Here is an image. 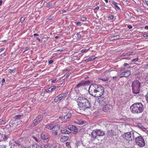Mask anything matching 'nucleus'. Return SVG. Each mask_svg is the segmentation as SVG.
<instances>
[{
	"mask_svg": "<svg viewBox=\"0 0 148 148\" xmlns=\"http://www.w3.org/2000/svg\"><path fill=\"white\" fill-rule=\"evenodd\" d=\"M109 18L111 19H112L114 18V16L112 15H110L109 16Z\"/></svg>",
	"mask_w": 148,
	"mask_h": 148,
	"instance_id": "45",
	"label": "nucleus"
},
{
	"mask_svg": "<svg viewBox=\"0 0 148 148\" xmlns=\"http://www.w3.org/2000/svg\"><path fill=\"white\" fill-rule=\"evenodd\" d=\"M96 58H94L93 57H91L88 59L85 60V61L86 62H88L90 61H92L95 59Z\"/></svg>",
	"mask_w": 148,
	"mask_h": 148,
	"instance_id": "24",
	"label": "nucleus"
},
{
	"mask_svg": "<svg viewBox=\"0 0 148 148\" xmlns=\"http://www.w3.org/2000/svg\"><path fill=\"white\" fill-rule=\"evenodd\" d=\"M99 6H97L96 7H95V9L96 10H98L99 9Z\"/></svg>",
	"mask_w": 148,
	"mask_h": 148,
	"instance_id": "61",
	"label": "nucleus"
},
{
	"mask_svg": "<svg viewBox=\"0 0 148 148\" xmlns=\"http://www.w3.org/2000/svg\"><path fill=\"white\" fill-rule=\"evenodd\" d=\"M132 53H133L132 52L127 53H123V56H128L132 54Z\"/></svg>",
	"mask_w": 148,
	"mask_h": 148,
	"instance_id": "32",
	"label": "nucleus"
},
{
	"mask_svg": "<svg viewBox=\"0 0 148 148\" xmlns=\"http://www.w3.org/2000/svg\"><path fill=\"white\" fill-rule=\"evenodd\" d=\"M62 117H62L61 116H59V118L60 119H62V121L64 122V119H63V118Z\"/></svg>",
	"mask_w": 148,
	"mask_h": 148,
	"instance_id": "55",
	"label": "nucleus"
},
{
	"mask_svg": "<svg viewBox=\"0 0 148 148\" xmlns=\"http://www.w3.org/2000/svg\"><path fill=\"white\" fill-rule=\"evenodd\" d=\"M79 33H78L76 35L78 38H81V36L80 34H79Z\"/></svg>",
	"mask_w": 148,
	"mask_h": 148,
	"instance_id": "46",
	"label": "nucleus"
},
{
	"mask_svg": "<svg viewBox=\"0 0 148 148\" xmlns=\"http://www.w3.org/2000/svg\"><path fill=\"white\" fill-rule=\"evenodd\" d=\"M124 77V75H122V73L121 74L120 76V78H122V77Z\"/></svg>",
	"mask_w": 148,
	"mask_h": 148,
	"instance_id": "58",
	"label": "nucleus"
},
{
	"mask_svg": "<svg viewBox=\"0 0 148 148\" xmlns=\"http://www.w3.org/2000/svg\"><path fill=\"white\" fill-rule=\"evenodd\" d=\"M67 94L66 93H63L59 95L55 98L54 100V101L56 102L58 101H61L63 98L66 97Z\"/></svg>",
	"mask_w": 148,
	"mask_h": 148,
	"instance_id": "8",
	"label": "nucleus"
},
{
	"mask_svg": "<svg viewBox=\"0 0 148 148\" xmlns=\"http://www.w3.org/2000/svg\"><path fill=\"white\" fill-rule=\"evenodd\" d=\"M8 71L10 73H14L15 72L14 71L13 69H8Z\"/></svg>",
	"mask_w": 148,
	"mask_h": 148,
	"instance_id": "36",
	"label": "nucleus"
},
{
	"mask_svg": "<svg viewBox=\"0 0 148 148\" xmlns=\"http://www.w3.org/2000/svg\"><path fill=\"white\" fill-rule=\"evenodd\" d=\"M37 39L39 40V41H42V39H39V38H37Z\"/></svg>",
	"mask_w": 148,
	"mask_h": 148,
	"instance_id": "62",
	"label": "nucleus"
},
{
	"mask_svg": "<svg viewBox=\"0 0 148 148\" xmlns=\"http://www.w3.org/2000/svg\"><path fill=\"white\" fill-rule=\"evenodd\" d=\"M5 49L4 48H2L1 49H0V52H1L3 51Z\"/></svg>",
	"mask_w": 148,
	"mask_h": 148,
	"instance_id": "54",
	"label": "nucleus"
},
{
	"mask_svg": "<svg viewBox=\"0 0 148 148\" xmlns=\"http://www.w3.org/2000/svg\"><path fill=\"white\" fill-rule=\"evenodd\" d=\"M130 109L132 113L138 114L143 112L144 108L143 105L141 103L138 102L132 105Z\"/></svg>",
	"mask_w": 148,
	"mask_h": 148,
	"instance_id": "3",
	"label": "nucleus"
},
{
	"mask_svg": "<svg viewBox=\"0 0 148 148\" xmlns=\"http://www.w3.org/2000/svg\"><path fill=\"white\" fill-rule=\"evenodd\" d=\"M33 138L37 142H39V140L37 139V138L36 137L34 136H33Z\"/></svg>",
	"mask_w": 148,
	"mask_h": 148,
	"instance_id": "43",
	"label": "nucleus"
},
{
	"mask_svg": "<svg viewBox=\"0 0 148 148\" xmlns=\"http://www.w3.org/2000/svg\"><path fill=\"white\" fill-rule=\"evenodd\" d=\"M40 122L36 119L34 120L33 121V124L34 126H36Z\"/></svg>",
	"mask_w": 148,
	"mask_h": 148,
	"instance_id": "26",
	"label": "nucleus"
},
{
	"mask_svg": "<svg viewBox=\"0 0 148 148\" xmlns=\"http://www.w3.org/2000/svg\"><path fill=\"white\" fill-rule=\"evenodd\" d=\"M40 138L44 140V142L47 143L49 140V135L45 132H42L40 135Z\"/></svg>",
	"mask_w": 148,
	"mask_h": 148,
	"instance_id": "7",
	"label": "nucleus"
},
{
	"mask_svg": "<svg viewBox=\"0 0 148 148\" xmlns=\"http://www.w3.org/2000/svg\"><path fill=\"white\" fill-rule=\"evenodd\" d=\"M104 88L100 85L92 84L90 85L88 89L89 94L96 97H101L104 92Z\"/></svg>",
	"mask_w": 148,
	"mask_h": 148,
	"instance_id": "2",
	"label": "nucleus"
},
{
	"mask_svg": "<svg viewBox=\"0 0 148 148\" xmlns=\"http://www.w3.org/2000/svg\"><path fill=\"white\" fill-rule=\"evenodd\" d=\"M77 101L78 108L81 112L86 111L91 107L92 103L87 97L84 95L79 96Z\"/></svg>",
	"mask_w": 148,
	"mask_h": 148,
	"instance_id": "1",
	"label": "nucleus"
},
{
	"mask_svg": "<svg viewBox=\"0 0 148 148\" xmlns=\"http://www.w3.org/2000/svg\"><path fill=\"white\" fill-rule=\"evenodd\" d=\"M68 129L70 131L73 130L74 131V133L76 134L77 132L78 129L77 127L73 125H69L68 127Z\"/></svg>",
	"mask_w": 148,
	"mask_h": 148,
	"instance_id": "11",
	"label": "nucleus"
},
{
	"mask_svg": "<svg viewBox=\"0 0 148 148\" xmlns=\"http://www.w3.org/2000/svg\"><path fill=\"white\" fill-rule=\"evenodd\" d=\"M29 49V48L28 47H26L25 49V50L23 51V53H24V52L25 51H27Z\"/></svg>",
	"mask_w": 148,
	"mask_h": 148,
	"instance_id": "51",
	"label": "nucleus"
},
{
	"mask_svg": "<svg viewBox=\"0 0 148 148\" xmlns=\"http://www.w3.org/2000/svg\"><path fill=\"white\" fill-rule=\"evenodd\" d=\"M123 137L128 141H132L134 139V135L133 132L125 133L122 135Z\"/></svg>",
	"mask_w": 148,
	"mask_h": 148,
	"instance_id": "5",
	"label": "nucleus"
},
{
	"mask_svg": "<svg viewBox=\"0 0 148 148\" xmlns=\"http://www.w3.org/2000/svg\"><path fill=\"white\" fill-rule=\"evenodd\" d=\"M58 132L56 131H55L53 132V134L54 136H56L57 135Z\"/></svg>",
	"mask_w": 148,
	"mask_h": 148,
	"instance_id": "40",
	"label": "nucleus"
},
{
	"mask_svg": "<svg viewBox=\"0 0 148 148\" xmlns=\"http://www.w3.org/2000/svg\"><path fill=\"white\" fill-rule=\"evenodd\" d=\"M128 64L127 63H125L123 64V66H126L127 65H128Z\"/></svg>",
	"mask_w": 148,
	"mask_h": 148,
	"instance_id": "59",
	"label": "nucleus"
},
{
	"mask_svg": "<svg viewBox=\"0 0 148 148\" xmlns=\"http://www.w3.org/2000/svg\"><path fill=\"white\" fill-rule=\"evenodd\" d=\"M86 18L85 17H82L81 18V20L83 21H86Z\"/></svg>",
	"mask_w": 148,
	"mask_h": 148,
	"instance_id": "42",
	"label": "nucleus"
},
{
	"mask_svg": "<svg viewBox=\"0 0 148 148\" xmlns=\"http://www.w3.org/2000/svg\"><path fill=\"white\" fill-rule=\"evenodd\" d=\"M127 27L130 29H131L132 28V26L131 25H128L127 26Z\"/></svg>",
	"mask_w": 148,
	"mask_h": 148,
	"instance_id": "52",
	"label": "nucleus"
},
{
	"mask_svg": "<svg viewBox=\"0 0 148 148\" xmlns=\"http://www.w3.org/2000/svg\"><path fill=\"white\" fill-rule=\"evenodd\" d=\"M96 130H93L91 134V136L94 138H96L97 136H98Z\"/></svg>",
	"mask_w": 148,
	"mask_h": 148,
	"instance_id": "15",
	"label": "nucleus"
},
{
	"mask_svg": "<svg viewBox=\"0 0 148 148\" xmlns=\"http://www.w3.org/2000/svg\"><path fill=\"white\" fill-rule=\"evenodd\" d=\"M69 138V137L67 136H63L60 139L62 141H65L68 140Z\"/></svg>",
	"mask_w": 148,
	"mask_h": 148,
	"instance_id": "23",
	"label": "nucleus"
},
{
	"mask_svg": "<svg viewBox=\"0 0 148 148\" xmlns=\"http://www.w3.org/2000/svg\"><path fill=\"white\" fill-rule=\"evenodd\" d=\"M88 49H84L82 50L81 51V52L82 53H84L85 52H88Z\"/></svg>",
	"mask_w": 148,
	"mask_h": 148,
	"instance_id": "38",
	"label": "nucleus"
},
{
	"mask_svg": "<svg viewBox=\"0 0 148 148\" xmlns=\"http://www.w3.org/2000/svg\"><path fill=\"white\" fill-rule=\"evenodd\" d=\"M53 62V60H50L49 61V64H52Z\"/></svg>",
	"mask_w": 148,
	"mask_h": 148,
	"instance_id": "53",
	"label": "nucleus"
},
{
	"mask_svg": "<svg viewBox=\"0 0 148 148\" xmlns=\"http://www.w3.org/2000/svg\"><path fill=\"white\" fill-rule=\"evenodd\" d=\"M81 23V22H78L77 23L76 25H80V24Z\"/></svg>",
	"mask_w": 148,
	"mask_h": 148,
	"instance_id": "60",
	"label": "nucleus"
},
{
	"mask_svg": "<svg viewBox=\"0 0 148 148\" xmlns=\"http://www.w3.org/2000/svg\"><path fill=\"white\" fill-rule=\"evenodd\" d=\"M42 118L43 116L42 115H39L36 117V119L40 122L42 119Z\"/></svg>",
	"mask_w": 148,
	"mask_h": 148,
	"instance_id": "21",
	"label": "nucleus"
},
{
	"mask_svg": "<svg viewBox=\"0 0 148 148\" xmlns=\"http://www.w3.org/2000/svg\"><path fill=\"white\" fill-rule=\"evenodd\" d=\"M135 142L136 144L141 147H144L145 145L144 140L141 136H139L136 138Z\"/></svg>",
	"mask_w": 148,
	"mask_h": 148,
	"instance_id": "6",
	"label": "nucleus"
},
{
	"mask_svg": "<svg viewBox=\"0 0 148 148\" xmlns=\"http://www.w3.org/2000/svg\"><path fill=\"white\" fill-rule=\"evenodd\" d=\"M138 58H135L134 59H133L132 61V62H137L138 60Z\"/></svg>",
	"mask_w": 148,
	"mask_h": 148,
	"instance_id": "41",
	"label": "nucleus"
},
{
	"mask_svg": "<svg viewBox=\"0 0 148 148\" xmlns=\"http://www.w3.org/2000/svg\"><path fill=\"white\" fill-rule=\"evenodd\" d=\"M113 79L114 80H116L117 79V77L116 76H114L113 77Z\"/></svg>",
	"mask_w": 148,
	"mask_h": 148,
	"instance_id": "56",
	"label": "nucleus"
},
{
	"mask_svg": "<svg viewBox=\"0 0 148 148\" xmlns=\"http://www.w3.org/2000/svg\"><path fill=\"white\" fill-rule=\"evenodd\" d=\"M71 74V72H70V73H68L66 75V77H65V78H67L69 77V75Z\"/></svg>",
	"mask_w": 148,
	"mask_h": 148,
	"instance_id": "44",
	"label": "nucleus"
},
{
	"mask_svg": "<svg viewBox=\"0 0 148 148\" xmlns=\"http://www.w3.org/2000/svg\"><path fill=\"white\" fill-rule=\"evenodd\" d=\"M22 115H15L13 117V119L15 120L20 119Z\"/></svg>",
	"mask_w": 148,
	"mask_h": 148,
	"instance_id": "25",
	"label": "nucleus"
},
{
	"mask_svg": "<svg viewBox=\"0 0 148 148\" xmlns=\"http://www.w3.org/2000/svg\"><path fill=\"white\" fill-rule=\"evenodd\" d=\"M6 146L5 145H2L0 146V148H6Z\"/></svg>",
	"mask_w": 148,
	"mask_h": 148,
	"instance_id": "49",
	"label": "nucleus"
},
{
	"mask_svg": "<svg viewBox=\"0 0 148 148\" xmlns=\"http://www.w3.org/2000/svg\"><path fill=\"white\" fill-rule=\"evenodd\" d=\"M131 74V72L130 71H127L122 73V75H123L125 77H129Z\"/></svg>",
	"mask_w": 148,
	"mask_h": 148,
	"instance_id": "14",
	"label": "nucleus"
},
{
	"mask_svg": "<svg viewBox=\"0 0 148 148\" xmlns=\"http://www.w3.org/2000/svg\"><path fill=\"white\" fill-rule=\"evenodd\" d=\"M25 18L24 17H22L20 19V21L22 23H23L24 21L25 20Z\"/></svg>",
	"mask_w": 148,
	"mask_h": 148,
	"instance_id": "37",
	"label": "nucleus"
},
{
	"mask_svg": "<svg viewBox=\"0 0 148 148\" xmlns=\"http://www.w3.org/2000/svg\"><path fill=\"white\" fill-rule=\"evenodd\" d=\"M113 135V133L111 132L110 131H108L107 133V136L112 137Z\"/></svg>",
	"mask_w": 148,
	"mask_h": 148,
	"instance_id": "28",
	"label": "nucleus"
},
{
	"mask_svg": "<svg viewBox=\"0 0 148 148\" xmlns=\"http://www.w3.org/2000/svg\"><path fill=\"white\" fill-rule=\"evenodd\" d=\"M52 3L50 2H49L47 3V5H46V6L47 8H49L50 7L51 5H52Z\"/></svg>",
	"mask_w": 148,
	"mask_h": 148,
	"instance_id": "35",
	"label": "nucleus"
},
{
	"mask_svg": "<svg viewBox=\"0 0 148 148\" xmlns=\"http://www.w3.org/2000/svg\"><path fill=\"white\" fill-rule=\"evenodd\" d=\"M145 97L146 98V101L148 103V92L147 93L146 95H145Z\"/></svg>",
	"mask_w": 148,
	"mask_h": 148,
	"instance_id": "48",
	"label": "nucleus"
},
{
	"mask_svg": "<svg viewBox=\"0 0 148 148\" xmlns=\"http://www.w3.org/2000/svg\"><path fill=\"white\" fill-rule=\"evenodd\" d=\"M2 84L3 85L4 83L5 82V80L3 78L2 80Z\"/></svg>",
	"mask_w": 148,
	"mask_h": 148,
	"instance_id": "50",
	"label": "nucleus"
},
{
	"mask_svg": "<svg viewBox=\"0 0 148 148\" xmlns=\"http://www.w3.org/2000/svg\"><path fill=\"white\" fill-rule=\"evenodd\" d=\"M60 127V125L58 124L53 125V130L54 131H57Z\"/></svg>",
	"mask_w": 148,
	"mask_h": 148,
	"instance_id": "20",
	"label": "nucleus"
},
{
	"mask_svg": "<svg viewBox=\"0 0 148 148\" xmlns=\"http://www.w3.org/2000/svg\"><path fill=\"white\" fill-rule=\"evenodd\" d=\"M57 80V79L56 78H54L53 79H51V82L52 83L54 82L56 80Z\"/></svg>",
	"mask_w": 148,
	"mask_h": 148,
	"instance_id": "47",
	"label": "nucleus"
},
{
	"mask_svg": "<svg viewBox=\"0 0 148 148\" xmlns=\"http://www.w3.org/2000/svg\"><path fill=\"white\" fill-rule=\"evenodd\" d=\"M45 90V91H46V92H51L52 91L51 90V88L50 87L49 88L46 89Z\"/></svg>",
	"mask_w": 148,
	"mask_h": 148,
	"instance_id": "33",
	"label": "nucleus"
},
{
	"mask_svg": "<svg viewBox=\"0 0 148 148\" xmlns=\"http://www.w3.org/2000/svg\"><path fill=\"white\" fill-rule=\"evenodd\" d=\"M61 132L62 133L64 134H69L71 133L70 132H69L68 130H61Z\"/></svg>",
	"mask_w": 148,
	"mask_h": 148,
	"instance_id": "19",
	"label": "nucleus"
},
{
	"mask_svg": "<svg viewBox=\"0 0 148 148\" xmlns=\"http://www.w3.org/2000/svg\"><path fill=\"white\" fill-rule=\"evenodd\" d=\"M137 126L140 128L141 129H145V127L142 125L141 123H139L137 124Z\"/></svg>",
	"mask_w": 148,
	"mask_h": 148,
	"instance_id": "31",
	"label": "nucleus"
},
{
	"mask_svg": "<svg viewBox=\"0 0 148 148\" xmlns=\"http://www.w3.org/2000/svg\"><path fill=\"white\" fill-rule=\"evenodd\" d=\"M84 84L83 82H80L76 85V88H79L82 86H84Z\"/></svg>",
	"mask_w": 148,
	"mask_h": 148,
	"instance_id": "22",
	"label": "nucleus"
},
{
	"mask_svg": "<svg viewBox=\"0 0 148 148\" xmlns=\"http://www.w3.org/2000/svg\"><path fill=\"white\" fill-rule=\"evenodd\" d=\"M100 80H101L104 81V82H106L108 80V78L106 79H103V78H101L100 79Z\"/></svg>",
	"mask_w": 148,
	"mask_h": 148,
	"instance_id": "39",
	"label": "nucleus"
},
{
	"mask_svg": "<svg viewBox=\"0 0 148 148\" xmlns=\"http://www.w3.org/2000/svg\"><path fill=\"white\" fill-rule=\"evenodd\" d=\"M111 38L113 40H117V39H119L120 38V36L118 35H117V36H114L113 37H112Z\"/></svg>",
	"mask_w": 148,
	"mask_h": 148,
	"instance_id": "30",
	"label": "nucleus"
},
{
	"mask_svg": "<svg viewBox=\"0 0 148 148\" xmlns=\"http://www.w3.org/2000/svg\"><path fill=\"white\" fill-rule=\"evenodd\" d=\"M2 137H3L2 140H6L9 137V135L6 134H2Z\"/></svg>",
	"mask_w": 148,
	"mask_h": 148,
	"instance_id": "18",
	"label": "nucleus"
},
{
	"mask_svg": "<svg viewBox=\"0 0 148 148\" xmlns=\"http://www.w3.org/2000/svg\"><path fill=\"white\" fill-rule=\"evenodd\" d=\"M131 86L132 92L134 94H137L140 92V83L137 80H136L132 83Z\"/></svg>",
	"mask_w": 148,
	"mask_h": 148,
	"instance_id": "4",
	"label": "nucleus"
},
{
	"mask_svg": "<svg viewBox=\"0 0 148 148\" xmlns=\"http://www.w3.org/2000/svg\"><path fill=\"white\" fill-rule=\"evenodd\" d=\"M145 1L147 5H148V0H145Z\"/></svg>",
	"mask_w": 148,
	"mask_h": 148,
	"instance_id": "64",
	"label": "nucleus"
},
{
	"mask_svg": "<svg viewBox=\"0 0 148 148\" xmlns=\"http://www.w3.org/2000/svg\"><path fill=\"white\" fill-rule=\"evenodd\" d=\"M63 50V49H58L57 50V51H60V52H62Z\"/></svg>",
	"mask_w": 148,
	"mask_h": 148,
	"instance_id": "63",
	"label": "nucleus"
},
{
	"mask_svg": "<svg viewBox=\"0 0 148 148\" xmlns=\"http://www.w3.org/2000/svg\"><path fill=\"white\" fill-rule=\"evenodd\" d=\"M51 145L50 144H47L45 145L44 147L45 148H51Z\"/></svg>",
	"mask_w": 148,
	"mask_h": 148,
	"instance_id": "29",
	"label": "nucleus"
},
{
	"mask_svg": "<svg viewBox=\"0 0 148 148\" xmlns=\"http://www.w3.org/2000/svg\"><path fill=\"white\" fill-rule=\"evenodd\" d=\"M15 143H16V145L19 144V142L18 141L15 142Z\"/></svg>",
	"mask_w": 148,
	"mask_h": 148,
	"instance_id": "57",
	"label": "nucleus"
},
{
	"mask_svg": "<svg viewBox=\"0 0 148 148\" xmlns=\"http://www.w3.org/2000/svg\"><path fill=\"white\" fill-rule=\"evenodd\" d=\"M112 3L113 4V7H114L116 9L119 10L120 9V8L118 6L117 3L114 1H112Z\"/></svg>",
	"mask_w": 148,
	"mask_h": 148,
	"instance_id": "17",
	"label": "nucleus"
},
{
	"mask_svg": "<svg viewBox=\"0 0 148 148\" xmlns=\"http://www.w3.org/2000/svg\"><path fill=\"white\" fill-rule=\"evenodd\" d=\"M112 108V106L110 104H106L104 106L103 110L104 112H107L110 111V110Z\"/></svg>",
	"mask_w": 148,
	"mask_h": 148,
	"instance_id": "12",
	"label": "nucleus"
},
{
	"mask_svg": "<svg viewBox=\"0 0 148 148\" xmlns=\"http://www.w3.org/2000/svg\"><path fill=\"white\" fill-rule=\"evenodd\" d=\"M143 68L145 69L148 68V62L146 63L145 64L143 65Z\"/></svg>",
	"mask_w": 148,
	"mask_h": 148,
	"instance_id": "34",
	"label": "nucleus"
},
{
	"mask_svg": "<svg viewBox=\"0 0 148 148\" xmlns=\"http://www.w3.org/2000/svg\"><path fill=\"white\" fill-rule=\"evenodd\" d=\"M99 103L100 105H103L107 103V99L106 98L101 97L99 99Z\"/></svg>",
	"mask_w": 148,
	"mask_h": 148,
	"instance_id": "9",
	"label": "nucleus"
},
{
	"mask_svg": "<svg viewBox=\"0 0 148 148\" xmlns=\"http://www.w3.org/2000/svg\"><path fill=\"white\" fill-rule=\"evenodd\" d=\"M53 124L50 123L45 125V127L51 130H53Z\"/></svg>",
	"mask_w": 148,
	"mask_h": 148,
	"instance_id": "16",
	"label": "nucleus"
},
{
	"mask_svg": "<svg viewBox=\"0 0 148 148\" xmlns=\"http://www.w3.org/2000/svg\"><path fill=\"white\" fill-rule=\"evenodd\" d=\"M50 88H51V90L52 91H53L55 90V89H56L58 90V89L59 88V87L56 86H52L50 87Z\"/></svg>",
	"mask_w": 148,
	"mask_h": 148,
	"instance_id": "27",
	"label": "nucleus"
},
{
	"mask_svg": "<svg viewBox=\"0 0 148 148\" xmlns=\"http://www.w3.org/2000/svg\"><path fill=\"white\" fill-rule=\"evenodd\" d=\"M72 115L71 113H68L66 115L62 117L63 118L64 122H66L69 121L71 119V117Z\"/></svg>",
	"mask_w": 148,
	"mask_h": 148,
	"instance_id": "10",
	"label": "nucleus"
},
{
	"mask_svg": "<svg viewBox=\"0 0 148 148\" xmlns=\"http://www.w3.org/2000/svg\"><path fill=\"white\" fill-rule=\"evenodd\" d=\"M95 130L97 133L98 136H103L105 134V132L101 129H96Z\"/></svg>",
	"mask_w": 148,
	"mask_h": 148,
	"instance_id": "13",
	"label": "nucleus"
}]
</instances>
